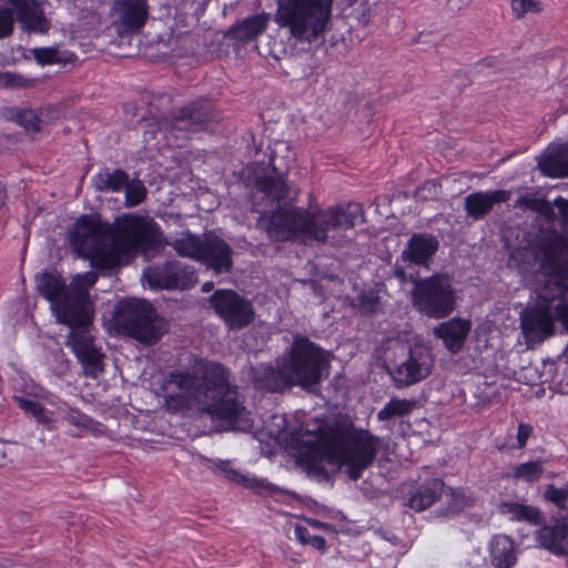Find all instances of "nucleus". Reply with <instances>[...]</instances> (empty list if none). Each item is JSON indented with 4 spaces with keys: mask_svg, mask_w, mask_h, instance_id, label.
Listing matches in <instances>:
<instances>
[{
    "mask_svg": "<svg viewBox=\"0 0 568 568\" xmlns=\"http://www.w3.org/2000/svg\"><path fill=\"white\" fill-rule=\"evenodd\" d=\"M392 349L395 354L400 352L404 357L399 362L393 361L387 364V371L396 387L414 385L430 374L434 359L430 349L426 346L415 344L406 349L403 343L395 341Z\"/></svg>",
    "mask_w": 568,
    "mask_h": 568,
    "instance_id": "obj_11",
    "label": "nucleus"
},
{
    "mask_svg": "<svg viewBox=\"0 0 568 568\" xmlns=\"http://www.w3.org/2000/svg\"><path fill=\"white\" fill-rule=\"evenodd\" d=\"M72 247L102 270H112L162 243L158 223L149 216L123 214L113 224L82 215L70 234Z\"/></svg>",
    "mask_w": 568,
    "mask_h": 568,
    "instance_id": "obj_3",
    "label": "nucleus"
},
{
    "mask_svg": "<svg viewBox=\"0 0 568 568\" xmlns=\"http://www.w3.org/2000/svg\"><path fill=\"white\" fill-rule=\"evenodd\" d=\"M128 182V173L121 169H102L93 178L92 183L100 192H119Z\"/></svg>",
    "mask_w": 568,
    "mask_h": 568,
    "instance_id": "obj_27",
    "label": "nucleus"
},
{
    "mask_svg": "<svg viewBox=\"0 0 568 568\" xmlns=\"http://www.w3.org/2000/svg\"><path fill=\"white\" fill-rule=\"evenodd\" d=\"M235 477H236V480L239 481H244V484L247 486V487H253V485L256 484V479H247V478H244L243 476L241 475H237L235 474Z\"/></svg>",
    "mask_w": 568,
    "mask_h": 568,
    "instance_id": "obj_47",
    "label": "nucleus"
},
{
    "mask_svg": "<svg viewBox=\"0 0 568 568\" xmlns=\"http://www.w3.org/2000/svg\"><path fill=\"white\" fill-rule=\"evenodd\" d=\"M111 26L119 36L141 32L150 17L148 0H114L110 7Z\"/></svg>",
    "mask_w": 568,
    "mask_h": 568,
    "instance_id": "obj_13",
    "label": "nucleus"
},
{
    "mask_svg": "<svg viewBox=\"0 0 568 568\" xmlns=\"http://www.w3.org/2000/svg\"><path fill=\"white\" fill-rule=\"evenodd\" d=\"M540 171L550 178L568 176V142L549 146L538 160Z\"/></svg>",
    "mask_w": 568,
    "mask_h": 568,
    "instance_id": "obj_23",
    "label": "nucleus"
},
{
    "mask_svg": "<svg viewBox=\"0 0 568 568\" xmlns=\"http://www.w3.org/2000/svg\"><path fill=\"white\" fill-rule=\"evenodd\" d=\"M294 532L295 537L301 544L308 545L310 538H312V536L310 535V531L306 527L297 524L294 527Z\"/></svg>",
    "mask_w": 568,
    "mask_h": 568,
    "instance_id": "obj_44",
    "label": "nucleus"
},
{
    "mask_svg": "<svg viewBox=\"0 0 568 568\" xmlns=\"http://www.w3.org/2000/svg\"><path fill=\"white\" fill-rule=\"evenodd\" d=\"M333 0H278L276 21L301 40H315L326 30Z\"/></svg>",
    "mask_w": 568,
    "mask_h": 568,
    "instance_id": "obj_7",
    "label": "nucleus"
},
{
    "mask_svg": "<svg viewBox=\"0 0 568 568\" xmlns=\"http://www.w3.org/2000/svg\"><path fill=\"white\" fill-rule=\"evenodd\" d=\"M64 419L72 426L82 430L93 429L94 420L78 409L70 408L65 413Z\"/></svg>",
    "mask_w": 568,
    "mask_h": 568,
    "instance_id": "obj_36",
    "label": "nucleus"
},
{
    "mask_svg": "<svg viewBox=\"0 0 568 568\" xmlns=\"http://www.w3.org/2000/svg\"><path fill=\"white\" fill-rule=\"evenodd\" d=\"M509 199L510 192L506 190L477 191L465 197L464 210L468 217L481 220L496 204L505 203Z\"/></svg>",
    "mask_w": 568,
    "mask_h": 568,
    "instance_id": "obj_19",
    "label": "nucleus"
},
{
    "mask_svg": "<svg viewBox=\"0 0 568 568\" xmlns=\"http://www.w3.org/2000/svg\"><path fill=\"white\" fill-rule=\"evenodd\" d=\"M116 324L130 337L153 345L168 332L169 324L146 301L123 300L118 304Z\"/></svg>",
    "mask_w": 568,
    "mask_h": 568,
    "instance_id": "obj_9",
    "label": "nucleus"
},
{
    "mask_svg": "<svg viewBox=\"0 0 568 568\" xmlns=\"http://www.w3.org/2000/svg\"><path fill=\"white\" fill-rule=\"evenodd\" d=\"M445 483L439 478H429L417 485L407 499V506L415 511H423L443 499Z\"/></svg>",
    "mask_w": 568,
    "mask_h": 568,
    "instance_id": "obj_22",
    "label": "nucleus"
},
{
    "mask_svg": "<svg viewBox=\"0 0 568 568\" xmlns=\"http://www.w3.org/2000/svg\"><path fill=\"white\" fill-rule=\"evenodd\" d=\"M440 193V186L435 181H427L415 191V197L422 201L435 199Z\"/></svg>",
    "mask_w": 568,
    "mask_h": 568,
    "instance_id": "obj_42",
    "label": "nucleus"
},
{
    "mask_svg": "<svg viewBox=\"0 0 568 568\" xmlns=\"http://www.w3.org/2000/svg\"><path fill=\"white\" fill-rule=\"evenodd\" d=\"M164 402L166 409L173 413L196 406L220 419L225 429L248 432L253 427L250 412L239 398L237 387L230 382L229 371L219 364L192 373L171 372Z\"/></svg>",
    "mask_w": 568,
    "mask_h": 568,
    "instance_id": "obj_5",
    "label": "nucleus"
},
{
    "mask_svg": "<svg viewBox=\"0 0 568 568\" xmlns=\"http://www.w3.org/2000/svg\"><path fill=\"white\" fill-rule=\"evenodd\" d=\"M469 331L470 323L456 317L437 325L434 335L443 341L452 354H457L464 347Z\"/></svg>",
    "mask_w": 568,
    "mask_h": 568,
    "instance_id": "obj_21",
    "label": "nucleus"
},
{
    "mask_svg": "<svg viewBox=\"0 0 568 568\" xmlns=\"http://www.w3.org/2000/svg\"><path fill=\"white\" fill-rule=\"evenodd\" d=\"M292 442L308 448L314 455L308 460V473L320 480L331 478L323 462L336 470H343L351 480L362 478L363 473L374 464L382 446L379 437L347 419H338L329 425L301 426L292 433Z\"/></svg>",
    "mask_w": 568,
    "mask_h": 568,
    "instance_id": "obj_4",
    "label": "nucleus"
},
{
    "mask_svg": "<svg viewBox=\"0 0 568 568\" xmlns=\"http://www.w3.org/2000/svg\"><path fill=\"white\" fill-rule=\"evenodd\" d=\"M213 287H214L213 282H206V283L203 284L202 291L203 292H210V291L213 290Z\"/></svg>",
    "mask_w": 568,
    "mask_h": 568,
    "instance_id": "obj_48",
    "label": "nucleus"
},
{
    "mask_svg": "<svg viewBox=\"0 0 568 568\" xmlns=\"http://www.w3.org/2000/svg\"><path fill=\"white\" fill-rule=\"evenodd\" d=\"M125 189V206L133 207L141 204L146 196V189L140 180H129L123 186Z\"/></svg>",
    "mask_w": 568,
    "mask_h": 568,
    "instance_id": "obj_33",
    "label": "nucleus"
},
{
    "mask_svg": "<svg viewBox=\"0 0 568 568\" xmlns=\"http://www.w3.org/2000/svg\"><path fill=\"white\" fill-rule=\"evenodd\" d=\"M213 120L214 114L210 104L192 102L181 108L171 119L165 120L163 125L165 130L182 133V138H186L190 133L206 130Z\"/></svg>",
    "mask_w": 568,
    "mask_h": 568,
    "instance_id": "obj_15",
    "label": "nucleus"
},
{
    "mask_svg": "<svg viewBox=\"0 0 568 568\" xmlns=\"http://www.w3.org/2000/svg\"><path fill=\"white\" fill-rule=\"evenodd\" d=\"M491 564L496 568H511L516 564L514 541L506 535H497L490 541Z\"/></svg>",
    "mask_w": 568,
    "mask_h": 568,
    "instance_id": "obj_26",
    "label": "nucleus"
},
{
    "mask_svg": "<svg viewBox=\"0 0 568 568\" xmlns=\"http://www.w3.org/2000/svg\"><path fill=\"white\" fill-rule=\"evenodd\" d=\"M14 402L26 414L36 418L39 424L50 426L53 423V413L44 408L39 402L14 396Z\"/></svg>",
    "mask_w": 568,
    "mask_h": 568,
    "instance_id": "obj_31",
    "label": "nucleus"
},
{
    "mask_svg": "<svg viewBox=\"0 0 568 568\" xmlns=\"http://www.w3.org/2000/svg\"><path fill=\"white\" fill-rule=\"evenodd\" d=\"M250 382L255 388L273 393H281L293 386L287 369L281 357L276 359V365L258 364L248 371Z\"/></svg>",
    "mask_w": 568,
    "mask_h": 568,
    "instance_id": "obj_17",
    "label": "nucleus"
},
{
    "mask_svg": "<svg viewBox=\"0 0 568 568\" xmlns=\"http://www.w3.org/2000/svg\"><path fill=\"white\" fill-rule=\"evenodd\" d=\"M515 206L529 209L552 222L559 212L561 232L541 229L532 251L546 280L537 290L536 305L521 315V328L526 338L539 343L552 334L554 323L566 312L568 293V200L558 196L554 204L530 195L517 199Z\"/></svg>",
    "mask_w": 568,
    "mask_h": 568,
    "instance_id": "obj_1",
    "label": "nucleus"
},
{
    "mask_svg": "<svg viewBox=\"0 0 568 568\" xmlns=\"http://www.w3.org/2000/svg\"><path fill=\"white\" fill-rule=\"evenodd\" d=\"M98 274H78L67 287L61 276L43 273L37 277V288L51 302L58 322L69 326L67 345L83 366L85 376L98 377L103 371V354L90 334L93 316L89 288L95 284Z\"/></svg>",
    "mask_w": 568,
    "mask_h": 568,
    "instance_id": "obj_6",
    "label": "nucleus"
},
{
    "mask_svg": "<svg viewBox=\"0 0 568 568\" xmlns=\"http://www.w3.org/2000/svg\"><path fill=\"white\" fill-rule=\"evenodd\" d=\"M412 303L418 313L429 318L442 320L449 316L457 306L452 278L446 274H435L414 281Z\"/></svg>",
    "mask_w": 568,
    "mask_h": 568,
    "instance_id": "obj_10",
    "label": "nucleus"
},
{
    "mask_svg": "<svg viewBox=\"0 0 568 568\" xmlns=\"http://www.w3.org/2000/svg\"><path fill=\"white\" fill-rule=\"evenodd\" d=\"M293 386L310 390L328 375L329 355L305 336H295L285 354L281 356Z\"/></svg>",
    "mask_w": 568,
    "mask_h": 568,
    "instance_id": "obj_8",
    "label": "nucleus"
},
{
    "mask_svg": "<svg viewBox=\"0 0 568 568\" xmlns=\"http://www.w3.org/2000/svg\"><path fill=\"white\" fill-rule=\"evenodd\" d=\"M203 242L204 236L200 237L190 231L181 232L176 236H172L169 240H165L162 235V243L155 248L150 250L145 255H148L151 251L160 248L162 245H169L176 252L179 256L187 257L197 262Z\"/></svg>",
    "mask_w": 568,
    "mask_h": 568,
    "instance_id": "obj_24",
    "label": "nucleus"
},
{
    "mask_svg": "<svg viewBox=\"0 0 568 568\" xmlns=\"http://www.w3.org/2000/svg\"><path fill=\"white\" fill-rule=\"evenodd\" d=\"M545 498L555 504L558 507H565V504L568 499V483L560 488H557L554 485H548L544 493Z\"/></svg>",
    "mask_w": 568,
    "mask_h": 568,
    "instance_id": "obj_37",
    "label": "nucleus"
},
{
    "mask_svg": "<svg viewBox=\"0 0 568 568\" xmlns=\"http://www.w3.org/2000/svg\"><path fill=\"white\" fill-rule=\"evenodd\" d=\"M542 464V460L524 463L514 469V476L529 483L536 481L544 473Z\"/></svg>",
    "mask_w": 568,
    "mask_h": 568,
    "instance_id": "obj_34",
    "label": "nucleus"
},
{
    "mask_svg": "<svg viewBox=\"0 0 568 568\" xmlns=\"http://www.w3.org/2000/svg\"><path fill=\"white\" fill-rule=\"evenodd\" d=\"M351 4H354L356 2H363L364 0H348Z\"/></svg>",
    "mask_w": 568,
    "mask_h": 568,
    "instance_id": "obj_49",
    "label": "nucleus"
},
{
    "mask_svg": "<svg viewBox=\"0 0 568 568\" xmlns=\"http://www.w3.org/2000/svg\"><path fill=\"white\" fill-rule=\"evenodd\" d=\"M210 304L231 331L247 327L255 317L254 307L247 298L233 290H217L210 297Z\"/></svg>",
    "mask_w": 568,
    "mask_h": 568,
    "instance_id": "obj_12",
    "label": "nucleus"
},
{
    "mask_svg": "<svg viewBox=\"0 0 568 568\" xmlns=\"http://www.w3.org/2000/svg\"><path fill=\"white\" fill-rule=\"evenodd\" d=\"M33 58L40 64L60 63V52L55 48H36L32 49Z\"/></svg>",
    "mask_w": 568,
    "mask_h": 568,
    "instance_id": "obj_38",
    "label": "nucleus"
},
{
    "mask_svg": "<svg viewBox=\"0 0 568 568\" xmlns=\"http://www.w3.org/2000/svg\"><path fill=\"white\" fill-rule=\"evenodd\" d=\"M439 246L435 236L425 233L414 234L402 252V258L417 265H426Z\"/></svg>",
    "mask_w": 568,
    "mask_h": 568,
    "instance_id": "obj_20",
    "label": "nucleus"
},
{
    "mask_svg": "<svg viewBox=\"0 0 568 568\" xmlns=\"http://www.w3.org/2000/svg\"><path fill=\"white\" fill-rule=\"evenodd\" d=\"M308 545L313 546L316 549H324L326 541L325 538L322 536H312V538H310Z\"/></svg>",
    "mask_w": 568,
    "mask_h": 568,
    "instance_id": "obj_45",
    "label": "nucleus"
},
{
    "mask_svg": "<svg viewBox=\"0 0 568 568\" xmlns=\"http://www.w3.org/2000/svg\"><path fill=\"white\" fill-rule=\"evenodd\" d=\"M267 22L268 16L264 13L254 14L230 28L227 36L241 42H248L265 31Z\"/></svg>",
    "mask_w": 568,
    "mask_h": 568,
    "instance_id": "obj_25",
    "label": "nucleus"
},
{
    "mask_svg": "<svg viewBox=\"0 0 568 568\" xmlns=\"http://www.w3.org/2000/svg\"><path fill=\"white\" fill-rule=\"evenodd\" d=\"M511 8L517 18H521L528 12L540 11V2L538 0H511Z\"/></svg>",
    "mask_w": 568,
    "mask_h": 568,
    "instance_id": "obj_41",
    "label": "nucleus"
},
{
    "mask_svg": "<svg viewBox=\"0 0 568 568\" xmlns=\"http://www.w3.org/2000/svg\"><path fill=\"white\" fill-rule=\"evenodd\" d=\"M288 150L284 142H276L275 149L270 155L274 176H266L257 182L253 194V204L261 216L257 226L263 230L272 242H284L300 234L321 243L336 245L342 240V232L353 229L357 221H364L363 206L359 203H348L329 207L320 212L316 216L301 207L278 209L270 214L260 209L258 201L266 200L265 207H272L281 200L293 201L297 196V190L288 186L284 181L288 166L277 163V155L282 150Z\"/></svg>",
    "mask_w": 568,
    "mask_h": 568,
    "instance_id": "obj_2",
    "label": "nucleus"
},
{
    "mask_svg": "<svg viewBox=\"0 0 568 568\" xmlns=\"http://www.w3.org/2000/svg\"><path fill=\"white\" fill-rule=\"evenodd\" d=\"M197 262L216 275L229 273L233 267V250L222 237L206 233Z\"/></svg>",
    "mask_w": 568,
    "mask_h": 568,
    "instance_id": "obj_16",
    "label": "nucleus"
},
{
    "mask_svg": "<svg viewBox=\"0 0 568 568\" xmlns=\"http://www.w3.org/2000/svg\"><path fill=\"white\" fill-rule=\"evenodd\" d=\"M0 80L2 83L12 89H20V88H30L33 87L36 83V80L33 79H27L21 74L18 73H11V72H4L0 75Z\"/></svg>",
    "mask_w": 568,
    "mask_h": 568,
    "instance_id": "obj_39",
    "label": "nucleus"
},
{
    "mask_svg": "<svg viewBox=\"0 0 568 568\" xmlns=\"http://www.w3.org/2000/svg\"><path fill=\"white\" fill-rule=\"evenodd\" d=\"M537 544L558 557H568V515L555 518L535 532Z\"/></svg>",
    "mask_w": 568,
    "mask_h": 568,
    "instance_id": "obj_18",
    "label": "nucleus"
},
{
    "mask_svg": "<svg viewBox=\"0 0 568 568\" xmlns=\"http://www.w3.org/2000/svg\"><path fill=\"white\" fill-rule=\"evenodd\" d=\"M439 501L442 503V506L436 510V515L446 519L457 516L468 505L467 498L462 491L446 485L445 491L443 493V499Z\"/></svg>",
    "mask_w": 568,
    "mask_h": 568,
    "instance_id": "obj_28",
    "label": "nucleus"
},
{
    "mask_svg": "<svg viewBox=\"0 0 568 568\" xmlns=\"http://www.w3.org/2000/svg\"><path fill=\"white\" fill-rule=\"evenodd\" d=\"M379 303V297L374 291H364L358 296V305L363 313L373 314Z\"/></svg>",
    "mask_w": 568,
    "mask_h": 568,
    "instance_id": "obj_40",
    "label": "nucleus"
},
{
    "mask_svg": "<svg viewBox=\"0 0 568 568\" xmlns=\"http://www.w3.org/2000/svg\"><path fill=\"white\" fill-rule=\"evenodd\" d=\"M531 433H532V427L530 425L519 424L518 432H517V442H518L517 447L518 448H523L526 445L527 439L529 438Z\"/></svg>",
    "mask_w": 568,
    "mask_h": 568,
    "instance_id": "obj_43",
    "label": "nucleus"
},
{
    "mask_svg": "<svg viewBox=\"0 0 568 568\" xmlns=\"http://www.w3.org/2000/svg\"><path fill=\"white\" fill-rule=\"evenodd\" d=\"M499 510L504 515H508L511 520H525L530 524H539L541 514L534 506L523 505L518 503H503Z\"/></svg>",
    "mask_w": 568,
    "mask_h": 568,
    "instance_id": "obj_30",
    "label": "nucleus"
},
{
    "mask_svg": "<svg viewBox=\"0 0 568 568\" xmlns=\"http://www.w3.org/2000/svg\"><path fill=\"white\" fill-rule=\"evenodd\" d=\"M14 8L6 1H0V39L11 34L14 23Z\"/></svg>",
    "mask_w": 568,
    "mask_h": 568,
    "instance_id": "obj_35",
    "label": "nucleus"
},
{
    "mask_svg": "<svg viewBox=\"0 0 568 568\" xmlns=\"http://www.w3.org/2000/svg\"><path fill=\"white\" fill-rule=\"evenodd\" d=\"M51 109L21 110L17 112V121L30 133H38L52 120Z\"/></svg>",
    "mask_w": 568,
    "mask_h": 568,
    "instance_id": "obj_29",
    "label": "nucleus"
},
{
    "mask_svg": "<svg viewBox=\"0 0 568 568\" xmlns=\"http://www.w3.org/2000/svg\"><path fill=\"white\" fill-rule=\"evenodd\" d=\"M146 276L152 287L165 290H189L197 281L195 267L180 261H170L152 268Z\"/></svg>",
    "mask_w": 568,
    "mask_h": 568,
    "instance_id": "obj_14",
    "label": "nucleus"
},
{
    "mask_svg": "<svg viewBox=\"0 0 568 568\" xmlns=\"http://www.w3.org/2000/svg\"><path fill=\"white\" fill-rule=\"evenodd\" d=\"M415 403L407 399L392 398L384 408H382L377 418L379 420H388L394 417H403L412 413Z\"/></svg>",
    "mask_w": 568,
    "mask_h": 568,
    "instance_id": "obj_32",
    "label": "nucleus"
},
{
    "mask_svg": "<svg viewBox=\"0 0 568 568\" xmlns=\"http://www.w3.org/2000/svg\"><path fill=\"white\" fill-rule=\"evenodd\" d=\"M394 275L397 277L400 282L407 281L406 272L403 267H395L394 268Z\"/></svg>",
    "mask_w": 568,
    "mask_h": 568,
    "instance_id": "obj_46",
    "label": "nucleus"
}]
</instances>
